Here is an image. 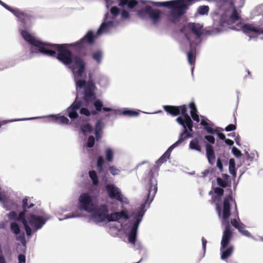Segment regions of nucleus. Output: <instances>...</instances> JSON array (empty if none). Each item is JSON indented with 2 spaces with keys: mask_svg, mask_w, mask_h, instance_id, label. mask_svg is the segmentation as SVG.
Segmentation results:
<instances>
[{
  "mask_svg": "<svg viewBox=\"0 0 263 263\" xmlns=\"http://www.w3.org/2000/svg\"><path fill=\"white\" fill-rule=\"evenodd\" d=\"M231 202L234 203L236 215L238 217L237 204L235 199L233 198L232 195H227L224 198L223 201L222 218L224 220L228 221V223L223 233L220 249L221 259L224 260L231 256L234 251L233 246L230 245L228 246L232 238L233 235L228 222V219L231 216Z\"/></svg>",
  "mask_w": 263,
  "mask_h": 263,
  "instance_id": "nucleus-1",
  "label": "nucleus"
},
{
  "mask_svg": "<svg viewBox=\"0 0 263 263\" xmlns=\"http://www.w3.org/2000/svg\"><path fill=\"white\" fill-rule=\"evenodd\" d=\"M164 110L172 116H177L181 115L176 118V122L183 127V129L180 134L179 137L188 139L193 137V122L190 116L187 113V107L186 105L181 106L165 105Z\"/></svg>",
  "mask_w": 263,
  "mask_h": 263,
  "instance_id": "nucleus-2",
  "label": "nucleus"
},
{
  "mask_svg": "<svg viewBox=\"0 0 263 263\" xmlns=\"http://www.w3.org/2000/svg\"><path fill=\"white\" fill-rule=\"evenodd\" d=\"M149 180L148 184L147 193L145 202L141 205V208L137 211L134 220L133 225L131 230L137 231L139 225L142 220L144 214L143 209L145 205L149 204L153 200L154 197L157 192V181L154 176V173L152 170L149 172Z\"/></svg>",
  "mask_w": 263,
  "mask_h": 263,
  "instance_id": "nucleus-3",
  "label": "nucleus"
},
{
  "mask_svg": "<svg viewBox=\"0 0 263 263\" xmlns=\"http://www.w3.org/2000/svg\"><path fill=\"white\" fill-rule=\"evenodd\" d=\"M67 44L48 43L43 54L56 57L65 65H70L73 61V57L70 50L66 48Z\"/></svg>",
  "mask_w": 263,
  "mask_h": 263,
  "instance_id": "nucleus-4",
  "label": "nucleus"
},
{
  "mask_svg": "<svg viewBox=\"0 0 263 263\" xmlns=\"http://www.w3.org/2000/svg\"><path fill=\"white\" fill-rule=\"evenodd\" d=\"M76 85L80 88L84 87V100L86 102H90L96 98L95 90L96 87L91 79V73L89 74V80L87 82L85 80L80 79L77 81Z\"/></svg>",
  "mask_w": 263,
  "mask_h": 263,
  "instance_id": "nucleus-5",
  "label": "nucleus"
},
{
  "mask_svg": "<svg viewBox=\"0 0 263 263\" xmlns=\"http://www.w3.org/2000/svg\"><path fill=\"white\" fill-rule=\"evenodd\" d=\"M229 10H227L221 15L220 22L221 26H224L225 25H231L240 20L241 17L235 6H233V11L231 14H229Z\"/></svg>",
  "mask_w": 263,
  "mask_h": 263,
  "instance_id": "nucleus-6",
  "label": "nucleus"
},
{
  "mask_svg": "<svg viewBox=\"0 0 263 263\" xmlns=\"http://www.w3.org/2000/svg\"><path fill=\"white\" fill-rule=\"evenodd\" d=\"M80 209L88 213H91L94 210L95 205L92 197L88 193H82L79 198Z\"/></svg>",
  "mask_w": 263,
  "mask_h": 263,
  "instance_id": "nucleus-7",
  "label": "nucleus"
},
{
  "mask_svg": "<svg viewBox=\"0 0 263 263\" xmlns=\"http://www.w3.org/2000/svg\"><path fill=\"white\" fill-rule=\"evenodd\" d=\"M21 35L25 41L32 45L36 47L40 52L43 53L45 52L44 51L48 43H44L36 40L33 35L26 30H22Z\"/></svg>",
  "mask_w": 263,
  "mask_h": 263,
  "instance_id": "nucleus-8",
  "label": "nucleus"
},
{
  "mask_svg": "<svg viewBox=\"0 0 263 263\" xmlns=\"http://www.w3.org/2000/svg\"><path fill=\"white\" fill-rule=\"evenodd\" d=\"M69 67L73 71L76 72L79 77H82L85 72L86 63L82 58L78 55L73 57V61Z\"/></svg>",
  "mask_w": 263,
  "mask_h": 263,
  "instance_id": "nucleus-9",
  "label": "nucleus"
},
{
  "mask_svg": "<svg viewBox=\"0 0 263 263\" xmlns=\"http://www.w3.org/2000/svg\"><path fill=\"white\" fill-rule=\"evenodd\" d=\"M138 13L140 16L144 14H148L153 25L158 24L161 18V11L158 9H153L150 6H146L144 9L139 10Z\"/></svg>",
  "mask_w": 263,
  "mask_h": 263,
  "instance_id": "nucleus-10",
  "label": "nucleus"
},
{
  "mask_svg": "<svg viewBox=\"0 0 263 263\" xmlns=\"http://www.w3.org/2000/svg\"><path fill=\"white\" fill-rule=\"evenodd\" d=\"M92 218L98 222H102L107 219L108 208L106 204H101L92 211Z\"/></svg>",
  "mask_w": 263,
  "mask_h": 263,
  "instance_id": "nucleus-11",
  "label": "nucleus"
},
{
  "mask_svg": "<svg viewBox=\"0 0 263 263\" xmlns=\"http://www.w3.org/2000/svg\"><path fill=\"white\" fill-rule=\"evenodd\" d=\"M27 219L30 225L36 230L40 229L46 222V219L42 216L29 214L27 216Z\"/></svg>",
  "mask_w": 263,
  "mask_h": 263,
  "instance_id": "nucleus-12",
  "label": "nucleus"
},
{
  "mask_svg": "<svg viewBox=\"0 0 263 263\" xmlns=\"http://www.w3.org/2000/svg\"><path fill=\"white\" fill-rule=\"evenodd\" d=\"M95 36L91 31H89L86 35L79 41L70 44L72 47L83 48L85 44L92 45L95 43Z\"/></svg>",
  "mask_w": 263,
  "mask_h": 263,
  "instance_id": "nucleus-13",
  "label": "nucleus"
},
{
  "mask_svg": "<svg viewBox=\"0 0 263 263\" xmlns=\"http://www.w3.org/2000/svg\"><path fill=\"white\" fill-rule=\"evenodd\" d=\"M186 139V138L179 137L178 140L175 143L172 145L163 154V155L156 161V163L158 165H161L163 163L165 162L167 159L170 158L171 153L173 149L180 145Z\"/></svg>",
  "mask_w": 263,
  "mask_h": 263,
  "instance_id": "nucleus-14",
  "label": "nucleus"
},
{
  "mask_svg": "<svg viewBox=\"0 0 263 263\" xmlns=\"http://www.w3.org/2000/svg\"><path fill=\"white\" fill-rule=\"evenodd\" d=\"M106 190L111 199H116L121 202H123V196L118 187L112 184H107L106 186Z\"/></svg>",
  "mask_w": 263,
  "mask_h": 263,
  "instance_id": "nucleus-15",
  "label": "nucleus"
},
{
  "mask_svg": "<svg viewBox=\"0 0 263 263\" xmlns=\"http://www.w3.org/2000/svg\"><path fill=\"white\" fill-rule=\"evenodd\" d=\"M242 31L246 34L251 37V34L254 33L256 35L263 34V28L256 27L252 24H245L241 26Z\"/></svg>",
  "mask_w": 263,
  "mask_h": 263,
  "instance_id": "nucleus-16",
  "label": "nucleus"
},
{
  "mask_svg": "<svg viewBox=\"0 0 263 263\" xmlns=\"http://www.w3.org/2000/svg\"><path fill=\"white\" fill-rule=\"evenodd\" d=\"M82 106V102L81 101L76 100L68 108V116L71 120H74L79 117L78 110Z\"/></svg>",
  "mask_w": 263,
  "mask_h": 263,
  "instance_id": "nucleus-17",
  "label": "nucleus"
},
{
  "mask_svg": "<svg viewBox=\"0 0 263 263\" xmlns=\"http://www.w3.org/2000/svg\"><path fill=\"white\" fill-rule=\"evenodd\" d=\"M8 10L16 16L24 25H27L30 20L31 16L30 15L25 13L18 9H14L10 7V8Z\"/></svg>",
  "mask_w": 263,
  "mask_h": 263,
  "instance_id": "nucleus-18",
  "label": "nucleus"
},
{
  "mask_svg": "<svg viewBox=\"0 0 263 263\" xmlns=\"http://www.w3.org/2000/svg\"><path fill=\"white\" fill-rule=\"evenodd\" d=\"M27 210H23V211L20 213L19 215L17 216V220L21 221L23 224L24 226L25 230L26 232V234L27 236H31L32 234V230L31 228L28 224V220L27 218H25V215Z\"/></svg>",
  "mask_w": 263,
  "mask_h": 263,
  "instance_id": "nucleus-19",
  "label": "nucleus"
},
{
  "mask_svg": "<svg viewBox=\"0 0 263 263\" xmlns=\"http://www.w3.org/2000/svg\"><path fill=\"white\" fill-rule=\"evenodd\" d=\"M187 28L195 34L198 37L202 35L203 26L199 24L195 23H189L187 25Z\"/></svg>",
  "mask_w": 263,
  "mask_h": 263,
  "instance_id": "nucleus-20",
  "label": "nucleus"
},
{
  "mask_svg": "<svg viewBox=\"0 0 263 263\" xmlns=\"http://www.w3.org/2000/svg\"><path fill=\"white\" fill-rule=\"evenodd\" d=\"M206 155L210 164H213L215 162V156L213 146L209 143L205 145Z\"/></svg>",
  "mask_w": 263,
  "mask_h": 263,
  "instance_id": "nucleus-21",
  "label": "nucleus"
},
{
  "mask_svg": "<svg viewBox=\"0 0 263 263\" xmlns=\"http://www.w3.org/2000/svg\"><path fill=\"white\" fill-rule=\"evenodd\" d=\"M49 117L53 118L54 121L57 123L68 124L69 122V119L64 116L50 115Z\"/></svg>",
  "mask_w": 263,
  "mask_h": 263,
  "instance_id": "nucleus-22",
  "label": "nucleus"
},
{
  "mask_svg": "<svg viewBox=\"0 0 263 263\" xmlns=\"http://www.w3.org/2000/svg\"><path fill=\"white\" fill-rule=\"evenodd\" d=\"M116 114L122 115L123 116H128V117H136L138 116L139 112L130 109H124L122 111L120 110H116Z\"/></svg>",
  "mask_w": 263,
  "mask_h": 263,
  "instance_id": "nucleus-23",
  "label": "nucleus"
},
{
  "mask_svg": "<svg viewBox=\"0 0 263 263\" xmlns=\"http://www.w3.org/2000/svg\"><path fill=\"white\" fill-rule=\"evenodd\" d=\"M190 148L198 152L201 151V147L199 144V140L197 138L192 139L190 143Z\"/></svg>",
  "mask_w": 263,
  "mask_h": 263,
  "instance_id": "nucleus-24",
  "label": "nucleus"
},
{
  "mask_svg": "<svg viewBox=\"0 0 263 263\" xmlns=\"http://www.w3.org/2000/svg\"><path fill=\"white\" fill-rule=\"evenodd\" d=\"M200 124L203 126L204 129L208 133L212 134L216 133V129L213 128L212 125L208 123L204 120H201Z\"/></svg>",
  "mask_w": 263,
  "mask_h": 263,
  "instance_id": "nucleus-25",
  "label": "nucleus"
},
{
  "mask_svg": "<svg viewBox=\"0 0 263 263\" xmlns=\"http://www.w3.org/2000/svg\"><path fill=\"white\" fill-rule=\"evenodd\" d=\"M187 60L191 65H194L195 63L196 55L195 50H191L187 53Z\"/></svg>",
  "mask_w": 263,
  "mask_h": 263,
  "instance_id": "nucleus-26",
  "label": "nucleus"
},
{
  "mask_svg": "<svg viewBox=\"0 0 263 263\" xmlns=\"http://www.w3.org/2000/svg\"><path fill=\"white\" fill-rule=\"evenodd\" d=\"M229 170L230 173L234 177H235L236 176V171L235 170V161L233 158H231L229 160Z\"/></svg>",
  "mask_w": 263,
  "mask_h": 263,
  "instance_id": "nucleus-27",
  "label": "nucleus"
},
{
  "mask_svg": "<svg viewBox=\"0 0 263 263\" xmlns=\"http://www.w3.org/2000/svg\"><path fill=\"white\" fill-rule=\"evenodd\" d=\"M102 57L103 53L101 50H98L92 54L93 60L96 61L98 64L101 63Z\"/></svg>",
  "mask_w": 263,
  "mask_h": 263,
  "instance_id": "nucleus-28",
  "label": "nucleus"
},
{
  "mask_svg": "<svg viewBox=\"0 0 263 263\" xmlns=\"http://www.w3.org/2000/svg\"><path fill=\"white\" fill-rule=\"evenodd\" d=\"M104 159L102 156H99L97 159V166L98 168V172L99 173H101L104 172Z\"/></svg>",
  "mask_w": 263,
  "mask_h": 263,
  "instance_id": "nucleus-29",
  "label": "nucleus"
},
{
  "mask_svg": "<svg viewBox=\"0 0 263 263\" xmlns=\"http://www.w3.org/2000/svg\"><path fill=\"white\" fill-rule=\"evenodd\" d=\"M89 176L92 181V183L95 185H97L99 183L98 177L96 172L95 171H90Z\"/></svg>",
  "mask_w": 263,
  "mask_h": 263,
  "instance_id": "nucleus-30",
  "label": "nucleus"
},
{
  "mask_svg": "<svg viewBox=\"0 0 263 263\" xmlns=\"http://www.w3.org/2000/svg\"><path fill=\"white\" fill-rule=\"evenodd\" d=\"M137 231H135V230H130V231L128 234V241L132 243V244H135L136 241V236H137Z\"/></svg>",
  "mask_w": 263,
  "mask_h": 263,
  "instance_id": "nucleus-31",
  "label": "nucleus"
},
{
  "mask_svg": "<svg viewBox=\"0 0 263 263\" xmlns=\"http://www.w3.org/2000/svg\"><path fill=\"white\" fill-rule=\"evenodd\" d=\"M93 129V127L89 123L84 124L81 126V130L83 133H91Z\"/></svg>",
  "mask_w": 263,
  "mask_h": 263,
  "instance_id": "nucleus-32",
  "label": "nucleus"
},
{
  "mask_svg": "<svg viewBox=\"0 0 263 263\" xmlns=\"http://www.w3.org/2000/svg\"><path fill=\"white\" fill-rule=\"evenodd\" d=\"M221 197V196H218V195H213L212 196V199H211L212 203H214L216 204V209L218 211V212L219 214L220 213L221 210H220V206L219 205V202L220 200Z\"/></svg>",
  "mask_w": 263,
  "mask_h": 263,
  "instance_id": "nucleus-33",
  "label": "nucleus"
},
{
  "mask_svg": "<svg viewBox=\"0 0 263 263\" xmlns=\"http://www.w3.org/2000/svg\"><path fill=\"white\" fill-rule=\"evenodd\" d=\"M106 159L108 162H111L114 158V152L110 148H108L105 151Z\"/></svg>",
  "mask_w": 263,
  "mask_h": 263,
  "instance_id": "nucleus-34",
  "label": "nucleus"
},
{
  "mask_svg": "<svg viewBox=\"0 0 263 263\" xmlns=\"http://www.w3.org/2000/svg\"><path fill=\"white\" fill-rule=\"evenodd\" d=\"M10 229L15 234L17 235L20 233V228L19 226L16 222H13L10 224Z\"/></svg>",
  "mask_w": 263,
  "mask_h": 263,
  "instance_id": "nucleus-35",
  "label": "nucleus"
},
{
  "mask_svg": "<svg viewBox=\"0 0 263 263\" xmlns=\"http://www.w3.org/2000/svg\"><path fill=\"white\" fill-rule=\"evenodd\" d=\"M117 214V217L118 218V220L121 218H124L125 220H127L129 219L128 215L126 211L122 210L119 212H115Z\"/></svg>",
  "mask_w": 263,
  "mask_h": 263,
  "instance_id": "nucleus-36",
  "label": "nucleus"
},
{
  "mask_svg": "<svg viewBox=\"0 0 263 263\" xmlns=\"http://www.w3.org/2000/svg\"><path fill=\"white\" fill-rule=\"evenodd\" d=\"M209 11V7L208 6H200L198 7L197 12L199 14L204 15L208 14Z\"/></svg>",
  "mask_w": 263,
  "mask_h": 263,
  "instance_id": "nucleus-37",
  "label": "nucleus"
},
{
  "mask_svg": "<svg viewBox=\"0 0 263 263\" xmlns=\"http://www.w3.org/2000/svg\"><path fill=\"white\" fill-rule=\"evenodd\" d=\"M217 184L221 187L225 188L230 185L228 184V181L226 180H223L220 177H218L216 179Z\"/></svg>",
  "mask_w": 263,
  "mask_h": 263,
  "instance_id": "nucleus-38",
  "label": "nucleus"
},
{
  "mask_svg": "<svg viewBox=\"0 0 263 263\" xmlns=\"http://www.w3.org/2000/svg\"><path fill=\"white\" fill-rule=\"evenodd\" d=\"M111 24H112L111 22H108V23H104V22L102 23L98 30V32L101 33V32L106 31L108 27Z\"/></svg>",
  "mask_w": 263,
  "mask_h": 263,
  "instance_id": "nucleus-39",
  "label": "nucleus"
},
{
  "mask_svg": "<svg viewBox=\"0 0 263 263\" xmlns=\"http://www.w3.org/2000/svg\"><path fill=\"white\" fill-rule=\"evenodd\" d=\"M93 105L96 108V111H101L103 104V102L100 100L97 99V100H96L93 103Z\"/></svg>",
  "mask_w": 263,
  "mask_h": 263,
  "instance_id": "nucleus-40",
  "label": "nucleus"
},
{
  "mask_svg": "<svg viewBox=\"0 0 263 263\" xmlns=\"http://www.w3.org/2000/svg\"><path fill=\"white\" fill-rule=\"evenodd\" d=\"M28 199L27 197L25 198L23 200V210H27V209H30L34 206L33 203H30L29 205L28 204Z\"/></svg>",
  "mask_w": 263,
  "mask_h": 263,
  "instance_id": "nucleus-41",
  "label": "nucleus"
},
{
  "mask_svg": "<svg viewBox=\"0 0 263 263\" xmlns=\"http://www.w3.org/2000/svg\"><path fill=\"white\" fill-rule=\"evenodd\" d=\"M103 127V124L101 120L97 121L96 125H95V131L96 133H98V132H101Z\"/></svg>",
  "mask_w": 263,
  "mask_h": 263,
  "instance_id": "nucleus-42",
  "label": "nucleus"
},
{
  "mask_svg": "<svg viewBox=\"0 0 263 263\" xmlns=\"http://www.w3.org/2000/svg\"><path fill=\"white\" fill-rule=\"evenodd\" d=\"M108 221H118V218L117 217V214L115 213L107 214V217L106 219Z\"/></svg>",
  "mask_w": 263,
  "mask_h": 263,
  "instance_id": "nucleus-43",
  "label": "nucleus"
},
{
  "mask_svg": "<svg viewBox=\"0 0 263 263\" xmlns=\"http://www.w3.org/2000/svg\"><path fill=\"white\" fill-rule=\"evenodd\" d=\"M95 139L93 136H89L88 138L87 145L88 147H92L95 144Z\"/></svg>",
  "mask_w": 263,
  "mask_h": 263,
  "instance_id": "nucleus-44",
  "label": "nucleus"
},
{
  "mask_svg": "<svg viewBox=\"0 0 263 263\" xmlns=\"http://www.w3.org/2000/svg\"><path fill=\"white\" fill-rule=\"evenodd\" d=\"M110 11L112 16L116 17L119 15L120 9L116 6H114L111 8Z\"/></svg>",
  "mask_w": 263,
  "mask_h": 263,
  "instance_id": "nucleus-45",
  "label": "nucleus"
},
{
  "mask_svg": "<svg viewBox=\"0 0 263 263\" xmlns=\"http://www.w3.org/2000/svg\"><path fill=\"white\" fill-rule=\"evenodd\" d=\"M189 107H190V108L191 109V111H190L191 114L198 112L196 105L194 102H191L189 105Z\"/></svg>",
  "mask_w": 263,
  "mask_h": 263,
  "instance_id": "nucleus-46",
  "label": "nucleus"
},
{
  "mask_svg": "<svg viewBox=\"0 0 263 263\" xmlns=\"http://www.w3.org/2000/svg\"><path fill=\"white\" fill-rule=\"evenodd\" d=\"M110 173L114 176L119 174L120 170L114 166H110L108 168Z\"/></svg>",
  "mask_w": 263,
  "mask_h": 263,
  "instance_id": "nucleus-47",
  "label": "nucleus"
},
{
  "mask_svg": "<svg viewBox=\"0 0 263 263\" xmlns=\"http://www.w3.org/2000/svg\"><path fill=\"white\" fill-rule=\"evenodd\" d=\"M80 113L82 115H84L87 117H89L91 115L90 111L85 107H82L80 109Z\"/></svg>",
  "mask_w": 263,
  "mask_h": 263,
  "instance_id": "nucleus-48",
  "label": "nucleus"
},
{
  "mask_svg": "<svg viewBox=\"0 0 263 263\" xmlns=\"http://www.w3.org/2000/svg\"><path fill=\"white\" fill-rule=\"evenodd\" d=\"M214 193L218 196H222L224 193V190L220 187H215L213 189Z\"/></svg>",
  "mask_w": 263,
  "mask_h": 263,
  "instance_id": "nucleus-49",
  "label": "nucleus"
},
{
  "mask_svg": "<svg viewBox=\"0 0 263 263\" xmlns=\"http://www.w3.org/2000/svg\"><path fill=\"white\" fill-rule=\"evenodd\" d=\"M232 153L236 157H239L242 155L241 152L236 147H233L232 149Z\"/></svg>",
  "mask_w": 263,
  "mask_h": 263,
  "instance_id": "nucleus-50",
  "label": "nucleus"
},
{
  "mask_svg": "<svg viewBox=\"0 0 263 263\" xmlns=\"http://www.w3.org/2000/svg\"><path fill=\"white\" fill-rule=\"evenodd\" d=\"M138 4V2L136 0H128L127 6L128 8L132 9L135 7Z\"/></svg>",
  "mask_w": 263,
  "mask_h": 263,
  "instance_id": "nucleus-51",
  "label": "nucleus"
},
{
  "mask_svg": "<svg viewBox=\"0 0 263 263\" xmlns=\"http://www.w3.org/2000/svg\"><path fill=\"white\" fill-rule=\"evenodd\" d=\"M8 217L10 219L17 220V214L15 211H11L8 214Z\"/></svg>",
  "mask_w": 263,
  "mask_h": 263,
  "instance_id": "nucleus-52",
  "label": "nucleus"
},
{
  "mask_svg": "<svg viewBox=\"0 0 263 263\" xmlns=\"http://www.w3.org/2000/svg\"><path fill=\"white\" fill-rule=\"evenodd\" d=\"M205 139L211 144H214L215 142V138L211 135H206L204 136Z\"/></svg>",
  "mask_w": 263,
  "mask_h": 263,
  "instance_id": "nucleus-53",
  "label": "nucleus"
},
{
  "mask_svg": "<svg viewBox=\"0 0 263 263\" xmlns=\"http://www.w3.org/2000/svg\"><path fill=\"white\" fill-rule=\"evenodd\" d=\"M236 128V126L234 124H229L225 128V130L227 132H231L235 130Z\"/></svg>",
  "mask_w": 263,
  "mask_h": 263,
  "instance_id": "nucleus-54",
  "label": "nucleus"
},
{
  "mask_svg": "<svg viewBox=\"0 0 263 263\" xmlns=\"http://www.w3.org/2000/svg\"><path fill=\"white\" fill-rule=\"evenodd\" d=\"M19 263H25L26 257L24 254H20L18 256Z\"/></svg>",
  "mask_w": 263,
  "mask_h": 263,
  "instance_id": "nucleus-55",
  "label": "nucleus"
},
{
  "mask_svg": "<svg viewBox=\"0 0 263 263\" xmlns=\"http://www.w3.org/2000/svg\"><path fill=\"white\" fill-rule=\"evenodd\" d=\"M129 16V12L126 10H123L121 12V17L123 18H127Z\"/></svg>",
  "mask_w": 263,
  "mask_h": 263,
  "instance_id": "nucleus-56",
  "label": "nucleus"
},
{
  "mask_svg": "<svg viewBox=\"0 0 263 263\" xmlns=\"http://www.w3.org/2000/svg\"><path fill=\"white\" fill-rule=\"evenodd\" d=\"M191 116L192 119L194 121H196L197 122H199V121H200L199 117V116H198L197 112L191 114Z\"/></svg>",
  "mask_w": 263,
  "mask_h": 263,
  "instance_id": "nucleus-57",
  "label": "nucleus"
},
{
  "mask_svg": "<svg viewBox=\"0 0 263 263\" xmlns=\"http://www.w3.org/2000/svg\"><path fill=\"white\" fill-rule=\"evenodd\" d=\"M217 166L220 171H222L223 165L220 158H218L217 161Z\"/></svg>",
  "mask_w": 263,
  "mask_h": 263,
  "instance_id": "nucleus-58",
  "label": "nucleus"
},
{
  "mask_svg": "<svg viewBox=\"0 0 263 263\" xmlns=\"http://www.w3.org/2000/svg\"><path fill=\"white\" fill-rule=\"evenodd\" d=\"M232 226L235 228H238V225L240 224L236 219H233L231 221Z\"/></svg>",
  "mask_w": 263,
  "mask_h": 263,
  "instance_id": "nucleus-59",
  "label": "nucleus"
},
{
  "mask_svg": "<svg viewBox=\"0 0 263 263\" xmlns=\"http://www.w3.org/2000/svg\"><path fill=\"white\" fill-rule=\"evenodd\" d=\"M218 136V137L222 140H224L226 138V136L224 135V134L223 133H219V132H218V131L216 130V133Z\"/></svg>",
  "mask_w": 263,
  "mask_h": 263,
  "instance_id": "nucleus-60",
  "label": "nucleus"
},
{
  "mask_svg": "<svg viewBox=\"0 0 263 263\" xmlns=\"http://www.w3.org/2000/svg\"><path fill=\"white\" fill-rule=\"evenodd\" d=\"M201 241H202V245L203 250L204 252H205V250H206V243H207V241L204 238V237H202Z\"/></svg>",
  "mask_w": 263,
  "mask_h": 263,
  "instance_id": "nucleus-61",
  "label": "nucleus"
},
{
  "mask_svg": "<svg viewBox=\"0 0 263 263\" xmlns=\"http://www.w3.org/2000/svg\"><path fill=\"white\" fill-rule=\"evenodd\" d=\"M119 4V5L121 7H124L126 5H127L128 0H118Z\"/></svg>",
  "mask_w": 263,
  "mask_h": 263,
  "instance_id": "nucleus-62",
  "label": "nucleus"
},
{
  "mask_svg": "<svg viewBox=\"0 0 263 263\" xmlns=\"http://www.w3.org/2000/svg\"><path fill=\"white\" fill-rule=\"evenodd\" d=\"M0 263H6L2 251L0 248Z\"/></svg>",
  "mask_w": 263,
  "mask_h": 263,
  "instance_id": "nucleus-63",
  "label": "nucleus"
},
{
  "mask_svg": "<svg viewBox=\"0 0 263 263\" xmlns=\"http://www.w3.org/2000/svg\"><path fill=\"white\" fill-rule=\"evenodd\" d=\"M241 233L246 236H247V237H251V234H250V233L247 230L245 229L243 230L242 231V232H241Z\"/></svg>",
  "mask_w": 263,
  "mask_h": 263,
  "instance_id": "nucleus-64",
  "label": "nucleus"
}]
</instances>
